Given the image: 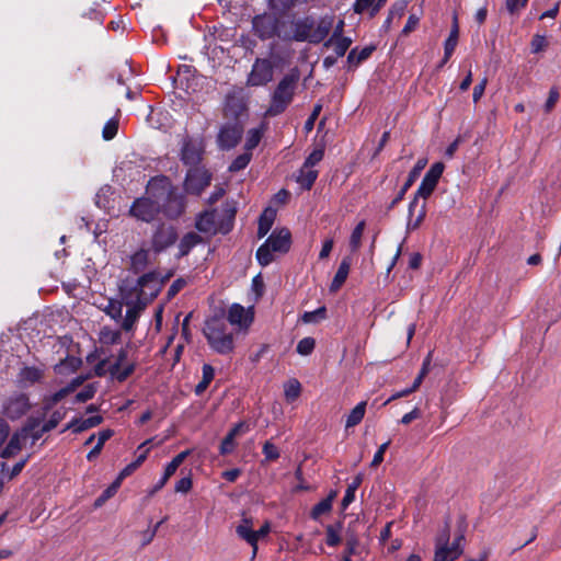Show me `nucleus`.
<instances>
[{
	"label": "nucleus",
	"mask_w": 561,
	"mask_h": 561,
	"mask_svg": "<svg viewBox=\"0 0 561 561\" xmlns=\"http://www.w3.org/2000/svg\"><path fill=\"white\" fill-rule=\"evenodd\" d=\"M149 263V250L139 249L130 255L129 270L134 274H139L146 270Z\"/></svg>",
	"instance_id": "393cba45"
},
{
	"label": "nucleus",
	"mask_w": 561,
	"mask_h": 561,
	"mask_svg": "<svg viewBox=\"0 0 561 561\" xmlns=\"http://www.w3.org/2000/svg\"><path fill=\"white\" fill-rule=\"evenodd\" d=\"M163 185L158 190L157 197L161 203V210L165 217L175 219L180 217L185 208L184 196L173 190L165 179L161 180Z\"/></svg>",
	"instance_id": "0eeeda50"
},
{
	"label": "nucleus",
	"mask_w": 561,
	"mask_h": 561,
	"mask_svg": "<svg viewBox=\"0 0 561 561\" xmlns=\"http://www.w3.org/2000/svg\"><path fill=\"white\" fill-rule=\"evenodd\" d=\"M449 533L444 530L436 538V549L434 554V561H455L463 552L465 535L460 533L453 541L448 545Z\"/></svg>",
	"instance_id": "1a4fd4ad"
},
{
	"label": "nucleus",
	"mask_w": 561,
	"mask_h": 561,
	"mask_svg": "<svg viewBox=\"0 0 561 561\" xmlns=\"http://www.w3.org/2000/svg\"><path fill=\"white\" fill-rule=\"evenodd\" d=\"M103 417L101 415H93L87 419H73L61 431V433L71 430L73 433H81L89 428L95 427L101 424Z\"/></svg>",
	"instance_id": "412c9836"
},
{
	"label": "nucleus",
	"mask_w": 561,
	"mask_h": 561,
	"mask_svg": "<svg viewBox=\"0 0 561 561\" xmlns=\"http://www.w3.org/2000/svg\"><path fill=\"white\" fill-rule=\"evenodd\" d=\"M117 129H118V121L116 118L108 119L105 123L103 130H102L103 138L105 140L113 139L117 134Z\"/></svg>",
	"instance_id": "09e8293b"
},
{
	"label": "nucleus",
	"mask_w": 561,
	"mask_h": 561,
	"mask_svg": "<svg viewBox=\"0 0 561 561\" xmlns=\"http://www.w3.org/2000/svg\"><path fill=\"white\" fill-rule=\"evenodd\" d=\"M211 174L203 167L190 168L184 186L187 193L199 195L210 183Z\"/></svg>",
	"instance_id": "4468645a"
},
{
	"label": "nucleus",
	"mask_w": 561,
	"mask_h": 561,
	"mask_svg": "<svg viewBox=\"0 0 561 561\" xmlns=\"http://www.w3.org/2000/svg\"><path fill=\"white\" fill-rule=\"evenodd\" d=\"M458 36H459L458 20H457V15H455L449 36L447 37V39L444 43L445 59H449L451 57V55L454 54L455 48L458 43Z\"/></svg>",
	"instance_id": "c756f323"
},
{
	"label": "nucleus",
	"mask_w": 561,
	"mask_h": 561,
	"mask_svg": "<svg viewBox=\"0 0 561 561\" xmlns=\"http://www.w3.org/2000/svg\"><path fill=\"white\" fill-rule=\"evenodd\" d=\"M374 49V46H366L360 50L353 48L347 55V64L350 67H357L360 62L369 58Z\"/></svg>",
	"instance_id": "473e14b6"
},
{
	"label": "nucleus",
	"mask_w": 561,
	"mask_h": 561,
	"mask_svg": "<svg viewBox=\"0 0 561 561\" xmlns=\"http://www.w3.org/2000/svg\"><path fill=\"white\" fill-rule=\"evenodd\" d=\"M351 262L350 259L345 257L341 261L339 268L332 279V283L330 285L331 291H336L341 288V286L346 280L348 273H350Z\"/></svg>",
	"instance_id": "cd10ccee"
},
{
	"label": "nucleus",
	"mask_w": 561,
	"mask_h": 561,
	"mask_svg": "<svg viewBox=\"0 0 561 561\" xmlns=\"http://www.w3.org/2000/svg\"><path fill=\"white\" fill-rule=\"evenodd\" d=\"M351 44L352 39L350 37L336 38L335 42L332 43L329 48H333L334 55L340 58L346 54Z\"/></svg>",
	"instance_id": "49530a36"
},
{
	"label": "nucleus",
	"mask_w": 561,
	"mask_h": 561,
	"mask_svg": "<svg viewBox=\"0 0 561 561\" xmlns=\"http://www.w3.org/2000/svg\"><path fill=\"white\" fill-rule=\"evenodd\" d=\"M204 153L203 140L185 137L181 144V161L190 168H198Z\"/></svg>",
	"instance_id": "ddd939ff"
},
{
	"label": "nucleus",
	"mask_w": 561,
	"mask_h": 561,
	"mask_svg": "<svg viewBox=\"0 0 561 561\" xmlns=\"http://www.w3.org/2000/svg\"><path fill=\"white\" fill-rule=\"evenodd\" d=\"M178 238L175 227L168 224H159L154 227L151 234V250L156 254H160L171 248L176 242Z\"/></svg>",
	"instance_id": "f8f14e48"
},
{
	"label": "nucleus",
	"mask_w": 561,
	"mask_h": 561,
	"mask_svg": "<svg viewBox=\"0 0 561 561\" xmlns=\"http://www.w3.org/2000/svg\"><path fill=\"white\" fill-rule=\"evenodd\" d=\"M548 43L545 35L536 34L534 35L531 43H530V49L533 54H538L546 49Z\"/></svg>",
	"instance_id": "5fc2aeb1"
},
{
	"label": "nucleus",
	"mask_w": 561,
	"mask_h": 561,
	"mask_svg": "<svg viewBox=\"0 0 561 561\" xmlns=\"http://www.w3.org/2000/svg\"><path fill=\"white\" fill-rule=\"evenodd\" d=\"M325 317H327V309H325V307H319L318 309H316L313 311H306L302 314L301 320L305 323H317L320 320L325 319Z\"/></svg>",
	"instance_id": "a18cd8bd"
},
{
	"label": "nucleus",
	"mask_w": 561,
	"mask_h": 561,
	"mask_svg": "<svg viewBox=\"0 0 561 561\" xmlns=\"http://www.w3.org/2000/svg\"><path fill=\"white\" fill-rule=\"evenodd\" d=\"M28 397L24 393H14L3 402L2 413L10 420H19L30 410Z\"/></svg>",
	"instance_id": "2eb2a0df"
},
{
	"label": "nucleus",
	"mask_w": 561,
	"mask_h": 561,
	"mask_svg": "<svg viewBox=\"0 0 561 561\" xmlns=\"http://www.w3.org/2000/svg\"><path fill=\"white\" fill-rule=\"evenodd\" d=\"M301 391V386L298 380L291 379L284 387V394L287 401L296 400Z\"/></svg>",
	"instance_id": "c03bdc74"
},
{
	"label": "nucleus",
	"mask_w": 561,
	"mask_h": 561,
	"mask_svg": "<svg viewBox=\"0 0 561 561\" xmlns=\"http://www.w3.org/2000/svg\"><path fill=\"white\" fill-rule=\"evenodd\" d=\"M243 134V128L239 123H229L224 125L218 134V146L224 150H229L238 145Z\"/></svg>",
	"instance_id": "f3484780"
},
{
	"label": "nucleus",
	"mask_w": 561,
	"mask_h": 561,
	"mask_svg": "<svg viewBox=\"0 0 561 561\" xmlns=\"http://www.w3.org/2000/svg\"><path fill=\"white\" fill-rule=\"evenodd\" d=\"M344 21L340 20L334 27L332 35L324 42L323 46L329 48L332 43L335 42L336 38H346L343 36Z\"/></svg>",
	"instance_id": "13d9d810"
},
{
	"label": "nucleus",
	"mask_w": 561,
	"mask_h": 561,
	"mask_svg": "<svg viewBox=\"0 0 561 561\" xmlns=\"http://www.w3.org/2000/svg\"><path fill=\"white\" fill-rule=\"evenodd\" d=\"M324 156V151L321 148L314 149L305 160L304 165L310 169H313L316 164H318Z\"/></svg>",
	"instance_id": "864d4df0"
},
{
	"label": "nucleus",
	"mask_w": 561,
	"mask_h": 561,
	"mask_svg": "<svg viewBox=\"0 0 561 561\" xmlns=\"http://www.w3.org/2000/svg\"><path fill=\"white\" fill-rule=\"evenodd\" d=\"M105 313L116 321L122 319V316H123L122 302L115 301V300H108V304L105 308Z\"/></svg>",
	"instance_id": "de8ad7c7"
},
{
	"label": "nucleus",
	"mask_w": 561,
	"mask_h": 561,
	"mask_svg": "<svg viewBox=\"0 0 561 561\" xmlns=\"http://www.w3.org/2000/svg\"><path fill=\"white\" fill-rule=\"evenodd\" d=\"M335 495L336 492L332 491L325 499L317 503L311 510V518L319 519L322 515L329 513L332 510V502Z\"/></svg>",
	"instance_id": "2f4dec72"
},
{
	"label": "nucleus",
	"mask_w": 561,
	"mask_h": 561,
	"mask_svg": "<svg viewBox=\"0 0 561 561\" xmlns=\"http://www.w3.org/2000/svg\"><path fill=\"white\" fill-rule=\"evenodd\" d=\"M82 364L81 358L77 356H67L59 364L55 365V373L59 375L75 373Z\"/></svg>",
	"instance_id": "7c9ffc66"
},
{
	"label": "nucleus",
	"mask_w": 561,
	"mask_h": 561,
	"mask_svg": "<svg viewBox=\"0 0 561 561\" xmlns=\"http://www.w3.org/2000/svg\"><path fill=\"white\" fill-rule=\"evenodd\" d=\"M366 411V401H362L355 405V408L346 416L345 427L351 428L356 426L364 419Z\"/></svg>",
	"instance_id": "f704fd0d"
},
{
	"label": "nucleus",
	"mask_w": 561,
	"mask_h": 561,
	"mask_svg": "<svg viewBox=\"0 0 561 561\" xmlns=\"http://www.w3.org/2000/svg\"><path fill=\"white\" fill-rule=\"evenodd\" d=\"M193 486V481L190 476L181 478L174 486L175 492L178 493H187Z\"/></svg>",
	"instance_id": "680f3d73"
},
{
	"label": "nucleus",
	"mask_w": 561,
	"mask_h": 561,
	"mask_svg": "<svg viewBox=\"0 0 561 561\" xmlns=\"http://www.w3.org/2000/svg\"><path fill=\"white\" fill-rule=\"evenodd\" d=\"M314 345L316 341L313 337H304L297 344V353L307 356L312 353Z\"/></svg>",
	"instance_id": "8fccbe9b"
},
{
	"label": "nucleus",
	"mask_w": 561,
	"mask_h": 561,
	"mask_svg": "<svg viewBox=\"0 0 561 561\" xmlns=\"http://www.w3.org/2000/svg\"><path fill=\"white\" fill-rule=\"evenodd\" d=\"M96 392V387L93 383H89L84 386L77 394H76V401L77 402H87L91 400Z\"/></svg>",
	"instance_id": "3c124183"
},
{
	"label": "nucleus",
	"mask_w": 561,
	"mask_h": 561,
	"mask_svg": "<svg viewBox=\"0 0 561 561\" xmlns=\"http://www.w3.org/2000/svg\"><path fill=\"white\" fill-rule=\"evenodd\" d=\"M425 164H426V160H419L416 162L414 168L410 171L409 176H408L405 183L403 184V186L401 187L400 192L397 194V196L392 201L391 207L403 199L407 191L411 187V185L414 183L416 178L420 175V172L424 169Z\"/></svg>",
	"instance_id": "b1692460"
},
{
	"label": "nucleus",
	"mask_w": 561,
	"mask_h": 561,
	"mask_svg": "<svg viewBox=\"0 0 561 561\" xmlns=\"http://www.w3.org/2000/svg\"><path fill=\"white\" fill-rule=\"evenodd\" d=\"M297 19L272 12L256 14L252 19V32L261 41L278 39L289 44L305 38V24H296ZM285 47V45H283Z\"/></svg>",
	"instance_id": "f257e3e1"
},
{
	"label": "nucleus",
	"mask_w": 561,
	"mask_h": 561,
	"mask_svg": "<svg viewBox=\"0 0 561 561\" xmlns=\"http://www.w3.org/2000/svg\"><path fill=\"white\" fill-rule=\"evenodd\" d=\"M237 535L247 541L253 548V557L257 551L255 530L252 529V520L248 517H243L241 523L236 528Z\"/></svg>",
	"instance_id": "4be33fe9"
},
{
	"label": "nucleus",
	"mask_w": 561,
	"mask_h": 561,
	"mask_svg": "<svg viewBox=\"0 0 561 561\" xmlns=\"http://www.w3.org/2000/svg\"><path fill=\"white\" fill-rule=\"evenodd\" d=\"M195 227L199 232L215 234L217 232L216 211H205L198 215Z\"/></svg>",
	"instance_id": "5701e85b"
},
{
	"label": "nucleus",
	"mask_w": 561,
	"mask_h": 561,
	"mask_svg": "<svg viewBox=\"0 0 561 561\" xmlns=\"http://www.w3.org/2000/svg\"><path fill=\"white\" fill-rule=\"evenodd\" d=\"M559 98H560V93H559L558 88L552 87L549 91L548 99H547L546 103L543 104L545 113L548 114L553 110L557 102L559 101Z\"/></svg>",
	"instance_id": "603ef678"
},
{
	"label": "nucleus",
	"mask_w": 561,
	"mask_h": 561,
	"mask_svg": "<svg viewBox=\"0 0 561 561\" xmlns=\"http://www.w3.org/2000/svg\"><path fill=\"white\" fill-rule=\"evenodd\" d=\"M214 376H215V370H214L213 366L205 364L203 366L202 380L196 385L195 392L197 394L203 393L207 389L210 381L214 379Z\"/></svg>",
	"instance_id": "ea45409f"
},
{
	"label": "nucleus",
	"mask_w": 561,
	"mask_h": 561,
	"mask_svg": "<svg viewBox=\"0 0 561 561\" xmlns=\"http://www.w3.org/2000/svg\"><path fill=\"white\" fill-rule=\"evenodd\" d=\"M234 448H236L234 438H232L231 435L227 434L225 436V438L222 439L220 447H219L220 455H229L234 450Z\"/></svg>",
	"instance_id": "e2e57ef3"
},
{
	"label": "nucleus",
	"mask_w": 561,
	"mask_h": 561,
	"mask_svg": "<svg viewBox=\"0 0 561 561\" xmlns=\"http://www.w3.org/2000/svg\"><path fill=\"white\" fill-rule=\"evenodd\" d=\"M121 331L104 327L101 329L99 340L103 345H114L121 341Z\"/></svg>",
	"instance_id": "58836bf2"
},
{
	"label": "nucleus",
	"mask_w": 561,
	"mask_h": 561,
	"mask_svg": "<svg viewBox=\"0 0 561 561\" xmlns=\"http://www.w3.org/2000/svg\"><path fill=\"white\" fill-rule=\"evenodd\" d=\"M299 77V71L295 68L279 80L271 95V103L265 113L267 116L274 117L286 111L294 100Z\"/></svg>",
	"instance_id": "7ed1b4c3"
},
{
	"label": "nucleus",
	"mask_w": 561,
	"mask_h": 561,
	"mask_svg": "<svg viewBox=\"0 0 561 561\" xmlns=\"http://www.w3.org/2000/svg\"><path fill=\"white\" fill-rule=\"evenodd\" d=\"M161 210V203L158 201L157 193L147 197H139L130 206L129 214L137 220L151 222Z\"/></svg>",
	"instance_id": "9b49d317"
},
{
	"label": "nucleus",
	"mask_w": 561,
	"mask_h": 561,
	"mask_svg": "<svg viewBox=\"0 0 561 561\" xmlns=\"http://www.w3.org/2000/svg\"><path fill=\"white\" fill-rule=\"evenodd\" d=\"M445 165L443 162H435L431 165V168L425 173L419 188L416 190L413 199L409 204V217L411 218L414 214V209L419 204V198L422 197L426 199L435 190L443 172Z\"/></svg>",
	"instance_id": "6e6552de"
},
{
	"label": "nucleus",
	"mask_w": 561,
	"mask_h": 561,
	"mask_svg": "<svg viewBox=\"0 0 561 561\" xmlns=\"http://www.w3.org/2000/svg\"><path fill=\"white\" fill-rule=\"evenodd\" d=\"M31 424L32 430L27 432V439H31V446H33L43 434L47 433V431H43V425H41V420L38 417H30L27 419L24 426H28Z\"/></svg>",
	"instance_id": "4c0bfd02"
},
{
	"label": "nucleus",
	"mask_w": 561,
	"mask_h": 561,
	"mask_svg": "<svg viewBox=\"0 0 561 561\" xmlns=\"http://www.w3.org/2000/svg\"><path fill=\"white\" fill-rule=\"evenodd\" d=\"M291 244V234L287 228L275 229L256 251L260 265L267 266L274 261V253H287Z\"/></svg>",
	"instance_id": "423d86ee"
},
{
	"label": "nucleus",
	"mask_w": 561,
	"mask_h": 561,
	"mask_svg": "<svg viewBox=\"0 0 561 561\" xmlns=\"http://www.w3.org/2000/svg\"><path fill=\"white\" fill-rule=\"evenodd\" d=\"M32 430L31 424L16 431L9 439L7 446L1 450L0 456L4 459L12 458L20 453L27 442V432Z\"/></svg>",
	"instance_id": "6ab92c4d"
},
{
	"label": "nucleus",
	"mask_w": 561,
	"mask_h": 561,
	"mask_svg": "<svg viewBox=\"0 0 561 561\" xmlns=\"http://www.w3.org/2000/svg\"><path fill=\"white\" fill-rule=\"evenodd\" d=\"M341 537L339 531L333 526H328L325 529V542L329 547H335L340 543Z\"/></svg>",
	"instance_id": "bf43d9fd"
},
{
	"label": "nucleus",
	"mask_w": 561,
	"mask_h": 561,
	"mask_svg": "<svg viewBox=\"0 0 561 561\" xmlns=\"http://www.w3.org/2000/svg\"><path fill=\"white\" fill-rule=\"evenodd\" d=\"M318 178V171L305 165L299 170L297 182L304 190H310Z\"/></svg>",
	"instance_id": "72a5a7b5"
},
{
	"label": "nucleus",
	"mask_w": 561,
	"mask_h": 561,
	"mask_svg": "<svg viewBox=\"0 0 561 561\" xmlns=\"http://www.w3.org/2000/svg\"><path fill=\"white\" fill-rule=\"evenodd\" d=\"M114 488H106L101 495L94 501V507L99 508L105 504L107 500L115 495L113 492Z\"/></svg>",
	"instance_id": "69168bd1"
},
{
	"label": "nucleus",
	"mask_w": 561,
	"mask_h": 561,
	"mask_svg": "<svg viewBox=\"0 0 561 561\" xmlns=\"http://www.w3.org/2000/svg\"><path fill=\"white\" fill-rule=\"evenodd\" d=\"M127 356V348L122 347L114 362L108 364V374L119 382L125 381L135 370L133 363H126Z\"/></svg>",
	"instance_id": "dca6fc26"
},
{
	"label": "nucleus",
	"mask_w": 561,
	"mask_h": 561,
	"mask_svg": "<svg viewBox=\"0 0 561 561\" xmlns=\"http://www.w3.org/2000/svg\"><path fill=\"white\" fill-rule=\"evenodd\" d=\"M389 445H390V442H386L379 446L378 450L375 453L374 458L371 460V463H370L371 467H377L378 465H380L382 462L383 455H385L387 448L389 447Z\"/></svg>",
	"instance_id": "0e129e2a"
},
{
	"label": "nucleus",
	"mask_w": 561,
	"mask_h": 561,
	"mask_svg": "<svg viewBox=\"0 0 561 561\" xmlns=\"http://www.w3.org/2000/svg\"><path fill=\"white\" fill-rule=\"evenodd\" d=\"M191 455V450L186 449L178 454L164 468L162 477L148 490V496H153L159 492L169 481V479L175 473L178 468L183 461Z\"/></svg>",
	"instance_id": "a211bd4d"
},
{
	"label": "nucleus",
	"mask_w": 561,
	"mask_h": 561,
	"mask_svg": "<svg viewBox=\"0 0 561 561\" xmlns=\"http://www.w3.org/2000/svg\"><path fill=\"white\" fill-rule=\"evenodd\" d=\"M268 57L256 58L248 77V84L251 87L266 85L273 80L274 68L285 64L290 56V50L279 46L275 42L268 45Z\"/></svg>",
	"instance_id": "f03ea898"
},
{
	"label": "nucleus",
	"mask_w": 561,
	"mask_h": 561,
	"mask_svg": "<svg viewBox=\"0 0 561 561\" xmlns=\"http://www.w3.org/2000/svg\"><path fill=\"white\" fill-rule=\"evenodd\" d=\"M203 241L202 237L196 232H187L183 236L179 243V255L185 256L190 251Z\"/></svg>",
	"instance_id": "c85d7f7f"
},
{
	"label": "nucleus",
	"mask_w": 561,
	"mask_h": 561,
	"mask_svg": "<svg viewBox=\"0 0 561 561\" xmlns=\"http://www.w3.org/2000/svg\"><path fill=\"white\" fill-rule=\"evenodd\" d=\"M365 230V221H359L352 231L350 238V248L353 252L357 251L360 247L362 237Z\"/></svg>",
	"instance_id": "79ce46f5"
},
{
	"label": "nucleus",
	"mask_w": 561,
	"mask_h": 561,
	"mask_svg": "<svg viewBox=\"0 0 561 561\" xmlns=\"http://www.w3.org/2000/svg\"><path fill=\"white\" fill-rule=\"evenodd\" d=\"M138 305L139 304L136 301L127 305L128 308H127L125 317L123 318V321H122V328L125 331H130L133 329L135 322L137 321V319L139 317V311H140V307Z\"/></svg>",
	"instance_id": "c9c22d12"
},
{
	"label": "nucleus",
	"mask_w": 561,
	"mask_h": 561,
	"mask_svg": "<svg viewBox=\"0 0 561 561\" xmlns=\"http://www.w3.org/2000/svg\"><path fill=\"white\" fill-rule=\"evenodd\" d=\"M527 2L528 0H506L505 7L511 14H514L519 9L526 7Z\"/></svg>",
	"instance_id": "338daca9"
},
{
	"label": "nucleus",
	"mask_w": 561,
	"mask_h": 561,
	"mask_svg": "<svg viewBox=\"0 0 561 561\" xmlns=\"http://www.w3.org/2000/svg\"><path fill=\"white\" fill-rule=\"evenodd\" d=\"M276 218V210L267 207L263 210L259 218V228H257V237L263 238L265 237L268 231L271 230L274 220Z\"/></svg>",
	"instance_id": "a878e982"
},
{
	"label": "nucleus",
	"mask_w": 561,
	"mask_h": 561,
	"mask_svg": "<svg viewBox=\"0 0 561 561\" xmlns=\"http://www.w3.org/2000/svg\"><path fill=\"white\" fill-rule=\"evenodd\" d=\"M262 451L266 460H276L279 458L278 448L268 440L264 443Z\"/></svg>",
	"instance_id": "4d7b16f0"
},
{
	"label": "nucleus",
	"mask_w": 561,
	"mask_h": 561,
	"mask_svg": "<svg viewBox=\"0 0 561 561\" xmlns=\"http://www.w3.org/2000/svg\"><path fill=\"white\" fill-rule=\"evenodd\" d=\"M147 453L148 450H145L142 454H140L137 459L135 461H133L131 463H129L128 466H126L122 471H121V476H128L134 470H136L144 461L145 459L147 458Z\"/></svg>",
	"instance_id": "052dcab7"
},
{
	"label": "nucleus",
	"mask_w": 561,
	"mask_h": 561,
	"mask_svg": "<svg viewBox=\"0 0 561 561\" xmlns=\"http://www.w3.org/2000/svg\"><path fill=\"white\" fill-rule=\"evenodd\" d=\"M65 416V413L61 412V411H54L50 415V417L48 419V421H46L44 424H43V431H51L54 430L59 423L60 421L64 419Z\"/></svg>",
	"instance_id": "6e6d98bb"
},
{
	"label": "nucleus",
	"mask_w": 561,
	"mask_h": 561,
	"mask_svg": "<svg viewBox=\"0 0 561 561\" xmlns=\"http://www.w3.org/2000/svg\"><path fill=\"white\" fill-rule=\"evenodd\" d=\"M160 289L159 276L154 272H148L139 276L136 283L125 288L124 298L126 305L134 301L145 306L149 300L153 299Z\"/></svg>",
	"instance_id": "39448f33"
},
{
	"label": "nucleus",
	"mask_w": 561,
	"mask_h": 561,
	"mask_svg": "<svg viewBox=\"0 0 561 561\" xmlns=\"http://www.w3.org/2000/svg\"><path fill=\"white\" fill-rule=\"evenodd\" d=\"M252 158V153L247 151L241 154H239L229 165L230 172H238L248 167Z\"/></svg>",
	"instance_id": "37998d69"
},
{
	"label": "nucleus",
	"mask_w": 561,
	"mask_h": 561,
	"mask_svg": "<svg viewBox=\"0 0 561 561\" xmlns=\"http://www.w3.org/2000/svg\"><path fill=\"white\" fill-rule=\"evenodd\" d=\"M42 378V370L33 366L23 367L18 375V382L27 387L37 382Z\"/></svg>",
	"instance_id": "bb28decb"
},
{
	"label": "nucleus",
	"mask_w": 561,
	"mask_h": 561,
	"mask_svg": "<svg viewBox=\"0 0 561 561\" xmlns=\"http://www.w3.org/2000/svg\"><path fill=\"white\" fill-rule=\"evenodd\" d=\"M362 482H363V474L358 473L353 479L352 483L348 484V486L345 491V494L342 499V502H341V505L344 510L347 508L348 505L354 502L355 493H356L357 489L359 488V485L362 484Z\"/></svg>",
	"instance_id": "e433bc0d"
},
{
	"label": "nucleus",
	"mask_w": 561,
	"mask_h": 561,
	"mask_svg": "<svg viewBox=\"0 0 561 561\" xmlns=\"http://www.w3.org/2000/svg\"><path fill=\"white\" fill-rule=\"evenodd\" d=\"M228 321L232 325L248 329L253 321V316L250 310H247L243 306L233 304L228 311Z\"/></svg>",
	"instance_id": "aec40b11"
},
{
	"label": "nucleus",
	"mask_w": 561,
	"mask_h": 561,
	"mask_svg": "<svg viewBox=\"0 0 561 561\" xmlns=\"http://www.w3.org/2000/svg\"><path fill=\"white\" fill-rule=\"evenodd\" d=\"M304 23L305 24V38L295 39V42H309L312 44H319L324 41L330 34L333 27V16L325 15L322 16L317 26L314 27V21L307 16L302 19H297L296 24Z\"/></svg>",
	"instance_id": "9d476101"
},
{
	"label": "nucleus",
	"mask_w": 561,
	"mask_h": 561,
	"mask_svg": "<svg viewBox=\"0 0 561 561\" xmlns=\"http://www.w3.org/2000/svg\"><path fill=\"white\" fill-rule=\"evenodd\" d=\"M204 335L210 347L218 354L226 355L233 351V334L229 331L226 321L218 317L207 320Z\"/></svg>",
	"instance_id": "20e7f679"
},
{
	"label": "nucleus",
	"mask_w": 561,
	"mask_h": 561,
	"mask_svg": "<svg viewBox=\"0 0 561 561\" xmlns=\"http://www.w3.org/2000/svg\"><path fill=\"white\" fill-rule=\"evenodd\" d=\"M263 136V128H252L248 131L245 138L244 149L249 152L253 150L261 141Z\"/></svg>",
	"instance_id": "a19ab883"
},
{
	"label": "nucleus",
	"mask_w": 561,
	"mask_h": 561,
	"mask_svg": "<svg viewBox=\"0 0 561 561\" xmlns=\"http://www.w3.org/2000/svg\"><path fill=\"white\" fill-rule=\"evenodd\" d=\"M374 0H356L353 4V11L357 14H362L373 5Z\"/></svg>",
	"instance_id": "774afa93"
}]
</instances>
